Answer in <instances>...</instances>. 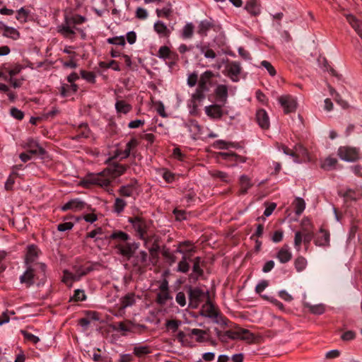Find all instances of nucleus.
<instances>
[{
    "mask_svg": "<svg viewBox=\"0 0 362 362\" xmlns=\"http://www.w3.org/2000/svg\"><path fill=\"white\" fill-rule=\"evenodd\" d=\"M198 81V76L196 73H192L188 76L187 84L189 87H194Z\"/></svg>",
    "mask_w": 362,
    "mask_h": 362,
    "instance_id": "obj_60",
    "label": "nucleus"
},
{
    "mask_svg": "<svg viewBox=\"0 0 362 362\" xmlns=\"http://www.w3.org/2000/svg\"><path fill=\"white\" fill-rule=\"evenodd\" d=\"M127 170V166L118 163L112 162L105 169L106 175H110L112 177H117L124 174Z\"/></svg>",
    "mask_w": 362,
    "mask_h": 362,
    "instance_id": "obj_7",
    "label": "nucleus"
},
{
    "mask_svg": "<svg viewBox=\"0 0 362 362\" xmlns=\"http://www.w3.org/2000/svg\"><path fill=\"white\" fill-rule=\"evenodd\" d=\"M130 222L134 230L137 233L138 236L141 239L145 238V234L146 233V225L144 221L139 217H134L131 218Z\"/></svg>",
    "mask_w": 362,
    "mask_h": 362,
    "instance_id": "obj_8",
    "label": "nucleus"
},
{
    "mask_svg": "<svg viewBox=\"0 0 362 362\" xmlns=\"http://www.w3.org/2000/svg\"><path fill=\"white\" fill-rule=\"evenodd\" d=\"M256 118L257 122L261 128L267 129L269 127V118L264 110H259L257 112Z\"/></svg>",
    "mask_w": 362,
    "mask_h": 362,
    "instance_id": "obj_14",
    "label": "nucleus"
},
{
    "mask_svg": "<svg viewBox=\"0 0 362 362\" xmlns=\"http://www.w3.org/2000/svg\"><path fill=\"white\" fill-rule=\"evenodd\" d=\"M176 251L180 253H191L194 250L192 247L191 242L186 241L180 243L179 247L176 249Z\"/></svg>",
    "mask_w": 362,
    "mask_h": 362,
    "instance_id": "obj_38",
    "label": "nucleus"
},
{
    "mask_svg": "<svg viewBox=\"0 0 362 362\" xmlns=\"http://www.w3.org/2000/svg\"><path fill=\"white\" fill-rule=\"evenodd\" d=\"M315 243L317 246H328L329 245V233L325 230L321 229Z\"/></svg>",
    "mask_w": 362,
    "mask_h": 362,
    "instance_id": "obj_19",
    "label": "nucleus"
},
{
    "mask_svg": "<svg viewBox=\"0 0 362 362\" xmlns=\"http://www.w3.org/2000/svg\"><path fill=\"white\" fill-rule=\"evenodd\" d=\"M175 174L167 170H164L163 173V178L165 180L166 182L170 183L173 182L175 180Z\"/></svg>",
    "mask_w": 362,
    "mask_h": 362,
    "instance_id": "obj_62",
    "label": "nucleus"
},
{
    "mask_svg": "<svg viewBox=\"0 0 362 362\" xmlns=\"http://www.w3.org/2000/svg\"><path fill=\"white\" fill-rule=\"evenodd\" d=\"M34 272L31 267H28L25 273L21 276L20 281L22 284H25L27 287H30L34 284Z\"/></svg>",
    "mask_w": 362,
    "mask_h": 362,
    "instance_id": "obj_20",
    "label": "nucleus"
},
{
    "mask_svg": "<svg viewBox=\"0 0 362 362\" xmlns=\"http://www.w3.org/2000/svg\"><path fill=\"white\" fill-rule=\"evenodd\" d=\"M160 58L168 59L170 60V66L175 64V61L177 59V54L171 51L167 46L160 47Z\"/></svg>",
    "mask_w": 362,
    "mask_h": 362,
    "instance_id": "obj_13",
    "label": "nucleus"
},
{
    "mask_svg": "<svg viewBox=\"0 0 362 362\" xmlns=\"http://www.w3.org/2000/svg\"><path fill=\"white\" fill-rule=\"evenodd\" d=\"M27 147L28 153L33 156H44L46 153L45 150L33 139L28 140Z\"/></svg>",
    "mask_w": 362,
    "mask_h": 362,
    "instance_id": "obj_9",
    "label": "nucleus"
},
{
    "mask_svg": "<svg viewBox=\"0 0 362 362\" xmlns=\"http://www.w3.org/2000/svg\"><path fill=\"white\" fill-rule=\"evenodd\" d=\"M74 226V223L71 222H65L62 223H59L57 226V229L59 231L64 232L66 230H71Z\"/></svg>",
    "mask_w": 362,
    "mask_h": 362,
    "instance_id": "obj_63",
    "label": "nucleus"
},
{
    "mask_svg": "<svg viewBox=\"0 0 362 362\" xmlns=\"http://www.w3.org/2000/svg\"><path fill=\"white\" fill-rule=\"evenodd\" d=\"M295 213L296 215H300L305 208V202L303 199L297 197L294 201Z\"/></svg>",
    "mask_w": 362,
    "mask_h": 362,
    "instance_id": "obj_35",
    "label": "nucleus"
},
{
    "mask_svg": "<svg viewBox=\"0 0 362 362\" xmlns=\"http://www.w3.org/2000/svg\"><path fill=\"white\" fill-rule=\"evenodd\" d=\"M214 74L211 71H206L204 72L199 80L198 86L202 89L209 90L208 85L210 83V80Z\"/></svg>",
    "mask_w": 362,
    "mask_h": 362,
    "instance_id": "obj_22",
    "label": "nucleus"
},
{
    "mask_svg": "<svg viewBox=\"0 0 362 362\" xmlns=\"http://www.w3.org/2000/svg\"><path fill=\"white\" fill-rule=\"evenodd\" d=\"M138 144V141L136 139L132 138L130 141L126 144L125 149L121 152H117L115 157H120L121 158H127L132 148H135Z\"/></svg>",
    "mask_w": 362,
    "mask_h": 362,
    "instance_id": "obj_18",
    "label": "nucleus"
},
{
    "mask_svg": "<svg viewBox=\"0 0 362 362\" xmlns=\"http://www.w3.org/2000/svg\"><path fill=\"white\" fill-rule=\"evenodd\" d=\"M337 160L335 158L329 156L321 161L320 166L325 170H331L334 168Z\"/></svg>",
    "mask_w": 362,
    "mask_h": 362,
    "instance_id": "obj_28",
    "label": "nucleus"
},
{
    "mask_svg": "<svg viewBox=\"0 0 362 362\" xmlns=\"http://www.w3.org/2000/svg\"><path fill=\"white\" fill-rule=\"evenodd\" d=\"M189 268V264L187 262V255H185L182 257V259L178 264L177 270L179 272L186 273L187 272H188Z\"/></svg>",
    "mask_w": 362,
    "mask_h": 362,
    "instance_id": "obj_48",
    "label": "nucleus"
},
{
    "mask_svg": "<svg viewBox=\"0 0 362 362\" xmlns=\"http://www.w3.org/2000/svg\"><path fill=\"white\" fill-rule=\"evenodd\" d=\"M86 203L78 199H71L66 203L62 207V211L72 210L74 211L82 210Z\"/></svg>",
    "mask_w": 362,
    "mask_h": 362,
    "instance_id": "obj_12",
    "label": "nucleus"
},
{
    "mask_svg": "<svg viewBox=\"0 0 362 362\" xmlns=\"http://www.w3.org/2000/svg\"><path fill=\"white\" fill-rule=\"evenodd\" d=\"M191 334L192 335L197 336V341L203 342L205 341L204 335L206 334V331L199 329H192L191 330Z\"/></svg>",
    "mask_w": 362,
    "mask_h": 362,
    "instance_id": "obj_45",
    "label": "nucleus"
},
{
    "mask_svg": "<svg viewBox=\"0 0 362 362\" xmlns=\"http://www.w3.org/2000/svg\"><path fill=\"white\" fill-rule=\"evenodd\" d=\"M202 315L210 318L217 317V313L214 308V306L209 301H207L206 303L203 306Z\"/></svg>",
    "mask_w": 362,
    "mask_h": 362,
    "instance_id": "obj_24",
    "label": "nucleus"
},
{
    "mask_svg": "<svg viewBox=\"0 0 362 362\" xmlns=\"http://www.w3.org/2000/svg\"><path fill=\"white\" fill-rule=\"evenodd\" d=\"M286 114L296 111L297 102L295 98L289 95H281L278 99Z\"/></svg>",
    "mask_w": 362,
    "mask_h": 362,
    "instance_id": "obj_4",
    "label": "nucleus"
},
{
    "mask_svg": "<svg viewBox=\"0 0 362 362\" xmlns=\"http://www.w3.org/2000/svg\"><path fill=\"white\" fill-rule=\"evenodd\" d=\"M37 255L38 252L36 246L33 245L28 246L25 259L26 264L34 262Z\"/></svg>",
    "mask_w": 362,
    "mask_h": 362,
    "instance_id": "obj_30",
    "label": "nucleus"
},
{
    "mask_svg": "<svg viewBox=\"0 0 362 362\" xmlns=\"http://www.w3.org/2000/svg\"><path fill=\"white\" fill-rule=\"evenodd\" d=\"M207 90H208L202 89L201 87L198 86L195 93L192 95L193 99L199 101L202 100L204 98V92Z\"/></svg>",
    "mask_w": 362,
    "mask_h": 362,
    "instance_id": "obj_55",
    "label": "nucleus"
},
{
    "mask_svg": "<svg viewBox=\"0 0 362 362\" xmlns=\"http://www.w3.org/2000/svg\"><path fill=\"white\" fill-rule=\"evenodd\" d=\"M110 182V178L107 177L106 171L104 170L98 174L88 175L81 181V185L86 188H89L90 185H98L110 192L109 185Z\"/></svg>",
    "mask_w": 362,
    "mask_h": 362,
    "instance_id": "obj_1",
    "label": "nucleus"
},
{
    "mask_svg": "<svg viewBox=\"0 0 362 362\" xmlns=\"http://www.w3.org/2000/svg\"><path fill=\"white\" fill-rule=\"evenodd\" d=\"M216 95L225 103L228 97V88L225 85H218L216 89Z\"/></svg>",
    "mask_w": 362,
    "mask_h": 362,
    "instance_id": "obj_34",
    "label": "nucleus"
},
{
    "mask_svg": "<svg viewBox=\"0 0 362 362\" xmlns=\"http://www.w3.org/2000/svg\"><path fill=\"white\" fill-rule=\"evenodd\" d=\"M135 191V187L133 185H124L120 187L119 192V194L124 197H131L134 192Z\"/></svg>",
    "mask_w": 362,
    "mask_h": 362,
    "instance_id": "obj_41",
    "label": "nucleus"
},
{
    "mask_svg": "<svg viewBox=\"0 0 362 362\" xmlns=\"http://www.w3.org/2000/svg\"><path fill=\"white\" fill-rule=\"evenodd\" d=\"M232 146V144L227 143L223 140H218L214 142V146L216 148L219 149H224V148H228L230 146Z\"/></svg>",
    "mask_w": 362,
    "mask_h": 362,
    "instance_id": "obj_59",
    "label": "nucleus"
},
{
    "mask_svg": "<svg viewBox=\"0 0 362 362\" xmlns=\"http://www.w3.org/2000/svg\"><path fill=\"white\" fill-rule=\"evenodd\" d=\"M173 296L169 292L168 289L162 290L161 287H160V304L165 303L168 300H172Z\"/></svg>",
    "mask_w": 362,
    "mask_h": 362,
    "instance_id": "obj_50",
    "label": "nucleus"
},
{
    "mask_svg": "<svg viewBox=\"0 0 362 362\" xmlns=\"http://www.w3.org/2000/svg\"><path fill=\"white\" fill-rule=\"evenodd\" d=\"M255 337L254 334L248 329L240 328V337L238 339L247 341L249 343L253 342Z\"/></svg>",
    "mask_w": 362,
    "mask_h": 362,
    "instance_id": "obj_32",
    "label": "nucleus"
},
{
    "mask_svg": "<svg viewBox=\"0 0 362 362\" xmlns=\"http://www.w3.org/2000/svg\"><path fill=\"white\" fill-rule=\"evenodd\" d=\"M21 333L23 334V335L27 340L30 341L34 344H37L40 341V339L38 337H37L31 333H29L25 330H22Z\"/></svg>",
    "mask_w": 362,
    "mask_h": 362,
    "instance_id": "obj_57",
    "label": "nucleus"
},
{
    "mask_svg": "<svg viewBox=\"0 0 362 362\" xmlns=\"http://www.w3.org/2000/svg\"><path fill=\"white\" fill-rule=\"evenodd\" d=\"M28 11L24 9V8H21L17 11V15L16 18L18 21L21 22H25L28 16Z\"/></svg>",
    "mask_w": 362,
    "mask_h": 362,
    "instance_id": "obj_53",
    "label": "nucleus"
},
{
    "mask_svg": "<svg viewBox=\"0 0 362 362\" xmlns=\"http://www.w3.org/2000/svg\"><path fill=\"white\" fill-rule=\"evenodd\" d=\"M65 18L69 22V25H72L74 28H75L76 25L81 24L86 21V18L80 15L66 16Z\"/></svg>",
    "mask_w": 362,
    "mask_h": 362,
    "instance_id": "obj_36",
    "label": "nucleus"
},
{
    "mask_svg": "<svg viewBox=\"0 0 362 362\" xmlns=\"http://www.w3.org/2000/svg\"><path fill=\"white\" fill-rule=\"evenodd\" d=\"M291 156L293 158L294 162L298 163L301 162V157L305 158L308 156V151L302 145H296L293 151L291 152Z\"/></svg>",
    "mask_w": 362,
    "mask_h": 362,
    "instance_id": "obj_15",
    "label": "nucleus"
},
{
    "mask_svg": "<svg viewBox=\"0 0 362 362\" xmlns=\"http://www.w3.org/2000/svg\"><path fill=\"white\" fill-rule=\"evenodd\" d=\"M162 255L169 262V264H172L175 262V257L169 249H167L164 247L162 250Z\"/></svg>",
    "mask_w": 362,
    "mask_h": 362,
    "instance_id": "obj_46",
    "label": "nucleus"
},
{
    "mask_svg": "<svg viewBox=\"0 0 362 362\" xmlns=\"http://www.w3.org/2000/svg\"><path fill=\"white\" fill-rule=\"evenodd\" d=\"M294 265L297 272H300L306 267L307 260L303 257H298L295 259Z\"/></svg>",
    "mask_w": 362,
    "mask_h": 362,
    "instance_id": "obj_40",
    "label": "nucleus"
},
{
    "mask_svg": "<svg viewBox=\"0 0 362 362\" xmlns=\"http://www.w3.org/2000/svg\"><path fill=\"white\" fill-rule=\"evenodd\" d=\"M194 26L192 23H187L183 27L181 36L183 39H191L193 37Z\"/></svg>",
    "mask_w": 362,
    "mask_h": 362,
    "instance_id": "obj_29",
    "label": "nucleus"
},
{
    "mask_svg": "<svg viewBox=\"0 0 362 362\" xmlns=\"http://www.w3.org/2000/svg\"><path fill=\"white\" fill-rule=\"evenodd\" d=\"M180 325L181 322L180 320H168L165 323V328L168 332H175Z\"/></svg>",
    "mask_w": 362,
    "mask_h": 362,
    "instance_id": "obj_37",
    "label": "nucleus"
},
{
    "mask_svg": "<svg viewBox=\"0 0 362 362\" xmlns=\"http://www.w3.org/2000/svg\"><path fill=\"white\" fill-rule=\"evenodd\" d=\"M188 128L189 132L193 134L194 136H198L199 134H201V127L195 121H191L188 124Z\"/></svg>",
    "mask_w": 362,
    "mask_h": 362,
    "instance_id": "obj_43",
    "label": "nucleus"
},
{
    "mask_svg": "<svg viewBox=\"0 0 362 362\" xmlns=\"http://www.w3.org/2000/svg\"><path fill=\"white\" fill-rule=\"evenodd\" d=\"M126 206V202L124 200L120 198H117L115 202V211L117 213H120L124 210V206Z\"/></svg>",
    "mask_w": 362,
    "mask_h": 362,
    "instance_id": "obj_54",
    "label": "nucleus"
},
{
    "mask_svg": "<svg viewBox=\"0 0 362 362\" xmlns=\"http://www.w3.org/2000/svg\"><path fill=\"white\" fill-rule=\"evenodd\" d=\"M355 337H356L355 332L349 330V331H346L344 333H343L341 336V339L343 341H349L354 339L355 338Z\"/></svg>",
    "mask_w": 362,
    "mask_h": 362,
    "instance_id": "obj_61",
    "label": "nucleus"
},
{
    "mask_svg": "<svg viewBox=\"0 0 362 362\" xmlns=\"http://www.w3.org/2000/svg\"><path fill=\"white\" fill-rule=\"evenodd\" d=\"M305 306L309 309L310 313L315 315H321L325 310V306L322 304L311 305L308 303H305Z\"/></svg>",
    "mask_w": 362,
    "mask_h": 362,
    "instance_id": "obj_33",
    "label": "nucleus"
},
{
    "mask_svg": "<svg viewBox=\"0 0 362 362\" xmlns=\"http://www.w3.org/2000/svg\"><path fill=\"white\" fill-rule=\"evenodd\" d=\"M3 35L6 37L12 38L13 40H17L20 37L19 32L14 28L3 25Z\"/></svg>",
    "mask_w": 362,
    "mask_h": 362,
    "instance_id": "obj_27",
    "label": "nucleus"
},
{
    "mask_svg": "<svg viewBox=\"0 0 362 362\" xmlns=\"http://www.w3.org/2000/svg\"><path fill=\"white\" fill-rule=\"evenodd\" d=\"M110 238L119 240L124 243L129 239V235L127 233L119 230L112 233L110 235Z\"/></svg>",
    "mask_w": 362,
    "mask_h": 362,
    "instance_id": "obj_44",
    "label": "nucleus"
},
{
    "mask_svg": "<svg viewBox=\"0 0 362 362\" xmlns=\"http://www.w3.org/2000/svg\"><path fill=\"white\" fill-rule=\"evenodd\" d=\"M81 75L83 78L89 83H94L95 81V75L92 71H81Z\"/></svg>",
    "mask_w": 362,
    "mask_h": 362,
    "instance_id": "obj_49",
    "label": "nucleus"
},
{
    "mask_svg": "<svg viewBox=\"0 0 362 362\" xmlns=\"http://www.w3.org/2000/svg\"><path fill=\"white\" fill-rule=\"evenodd\" d=\"M137 248L138 245L135 243H129L124 242L117 244L116 246L117 252L127 259H129L133 256Z\"/></svg>",
    "mask_w": 362,
    "mask_h": 362,
    "instance_id": "obj_5",
    "label": "nucleus"
},
{
    "mask_svg": "<svg viewBox=\"0 0 362 362\" xmlns=\"http://www.w3.org/2000/svg\"><path fill=\"white\" fill-rule=\"evenodd\" d=\"M107 42L109 44L117 45L124 46L125 45V39H124V36H118V37L108 38L107 40Z\"/></svg>",
    "mask_w": 362,
    "mask_h": 362,
    "instance_id": "obj_51",
    "label": "nucleus"
},
{
    "mask_svg": "<svg viewBox=\"0 0 362 362\" xmlns=\"http://www.w3.org/2000/svg\"><path fill=\"white\" fill-rule=\"evenodd\" d=\"M245 10L252 16H258L261 13L260 5L256 0L248 1L245 6Z\"/></svg>",
    "mask_w": 362,
    "mask_h": 362,
    "instance_id": "obj_21",
    "label": "nucleus"
},
{
    "mask_svg": "<svg viewBox=\"0 0 362 362\" xmlns=\"http://www.w3.org/2000/svg\"><path fill=\"white\" fill-rule=\"evenodd\" d=\"M240 194H245L247 192L248 189L252 186V183L249 177L243 175L240 177Z\"/></svg>",
    "mask_w": 362,
    "mask_h": 362,
    "instance_id": "obj_23",
    "label": "nucleus"
},
{
    "mask_svg": "<svg viewBox=\"0 0 362 362\" xmlns=\"http://www.w3.org/2000/svg\"><path fill=\"white\" fill-rule=\"evenodd\" d=\"M121 308H126L133 305L136 302V296L134 293H129L121 298Z\"/></svg>",
    "mask_w": 362,
    "mask_h": 362,
    "instance_id": "obj_26",
    "label": "nucleus"
},
{
    "mask_svg": "<svg viewBox=\"0 0 362 362\" xmlns=\"http://www.w3.org/2000/svg\"><path fill=\"white\" fill-rule=\"evenodd\" d=\"M261 64L263 67H264L267 71L269 73V74L272 76H275L276 75V70L274 69V67L271 64L270 62H269L268 61H262L261 62Z\"/></svg>",
    "mask_w": 362,
    "mask_h": 362,
    "instance_id": "obj_58",
    "label": "nucleus"
},
{
    "mask_svg": "<svg viewBox=\"0 0 362 362\" xmlns=\"http://www.w3.org/2000/svg\"><path fill=\"white\" fill-rule=\"evenodd\" d=\"M240 71V64L238 62H230L226 65V74L234 82L238 81Z\"/></svg>",
    "mask_w": 362,
    "mask_h": 362,
    "instance_id": "obj_6",
    "label": "nucleus"
},
{
    "mask_svg": "<svg viewBox=\"0 0 362 362\" xmlns=\"http://www.w3.org/2000/svg\"><path fill=\"white\" fill-rule=\"evenodd\" d=\"M72 25H69V22L65 18L64 23L58 27V31L66 37H71L75 34Z\"/></svg>",
    "mask_w": 362,
    "mask_h": 362,
    "instance_id": "obj_16",
    "label": "nucleus"
},
{
    "mask_svg": "<svg viewBox=\"0 0 362 362\" xmlns=\"http://www.w3.org/2000/svg\"><path fill=\"white\" fill-rule=\"evenodd\" d=\"M205 113L214 119H220L223 115V110L218 105H211L205 107Z\"/></svg>",
    "mask_w": 362,
    "mask_h": 362,
    "instance_id": "obj_11",
    "label": "nucleus"
},
{
    "mask_svg": "<svg viewBox=\"0 0 362 362\" xmlns=\"http://www.w3.org/2000/svg\"><path fill=\"white\" fill-rule=\"evenodd\" d=\"M346 18L353 29L362 39V23L360 22L355 16L351 14L346 15Z\"/></svg>",
    "mask_w": 362,
    "mask_h": 362,
    "instance_id": "obj_17",
    "label": "nucleus"
},
{
    "mask_svg": "<svg viewBox=\"0 0 362 362\" xmlns=\"http://www.w3.org/2000/svg\"><path fill=\"white\" fill-rule=\"evenodd\" d=\"M303 235L300 232L298 231L295 233V238H294V246L297 251H300V245L303 242Z\"/></svg>",
    "mask_w": 362,
    "mask_h": 362,
    "instance_id": "obj_56",
    "label": "nucleus"
},
{
    "mask_svg": "<svg viewBox=\"0 0 362 362\" xmlns=\"http://www.w3.org/2000/svg\"><path fill=\"white\" fill-rule=\"evenodd\" d=\"M93 270L92 267H88L85 269H80L75 274H74V281H78L83 276L87 274Z\"/></svg>",
    "mask_w": 362,
    "mask_h": 362,
    "instance_id": "obj_52",
    "label": "nucleus"
},
{
    "mask_svg": "<svg viewBox=\"0 0 362 362\" xmlns=\"http://www.w3.org/2000/svg\"><path fill=\"white\" fill-rule=\"evenodd\" d=\"M11 115L12 117L19 120L22 119L24 117V113L16 107H12L11 109Z\"/></svg>",
    "mask_w": 362,
    "mask_h": 362,
    "instance_id": "obj_64",
    "label": "nucleus"
},
{
    "mask_svg": "<svg viewBox=\"0 0 362 362\" xmlns=\"http://www.w3.org/2000/svg\"><path fill=\"white\" fill-rule=\"evenodd\" d=\"M115 108L118 112L127 114L132 110V106L124 100H118L115 103Z\"/></svg>",
    "mask_w": 362,
    "mask_h": 362,
    "instance_id": "obj_31",
    "label": "nucleus"
},
{
    "mask_svg": "<svg viewBox=\"0 0 362 362\" xmlns=\"http://www.w3.org/2000/svg\"><path fill=\"white\" fill-rule=\"evenodd\" d=\"M197 47L199 49L202 54L204 55V57L207 59H214L216 57L215 52L209 48L207 46H199Z\"/></svg>",
    "mask_w": 362,
    "mask_h": 362,
    "instance_id": "obj_39",
    "label": "nucleus"
},
{
    "mask_svg": "<svg viewBox=\"0 0 362 362\" xmlns=\"http://www.w3.org/2000/svg\"><path fill=\"white\" fill-rule=\"evenodd\" d=\"M339 157L347 162H354L358 158V150L349 146H341L338 149Z\"/></svg>",
    "mask_w": 362,
    "mask_h": 362,
    "instance_id": "obj_3",
    "label": "nucleus"
},
{
    "mask_svg": "<svg viewBox=\"0 0 362 362\" xmlns=\"http://www.w3.org/2000/svg\"><path fill=\"white\" fill-rule=\"evenodd\" d=\"M23 69V66L21 64H15L13 68L8 69L4 67V70L8 74L10 77H13L14 76L19 74Z\"/></svg>",
    "mask_w": 362,
    "mask_h": 362,
    "instance_id": "obj_47",
    "label": "nucleus"
},
{
    "mask_svg": "<svg viewBox=\"0 0 362 362\" xmlns=\"http://www.w3.org/2000/svg\"><path fill=\"white\" fill-rule=\"evenodd\" d=\"M276 259L282 264L289 262L292 258V252L288 245H284L276 255Z\"/></svg>",
    "mask_w": 362,
    "mask_h": 362,
    "instance_id": "obj_10",
    "label": "nucleus"
},
{
    "mask_svg": "<svg viewBox=\"0 0 362 362\" xmlns=\"http://www.w3.org/2000/svg\"><path fill=\"white\" fill-rule=\"evenodd\" d=\"M86 298V296L83 290L76 289L74 291V293L72 297L70 298V301H83Z\"/></svg>",
    "mask_w": 362,
    "mask_h": 362,
    "instance_id": "obj_42",
    "label": "nucleus"
},
{
    "mask_svg": "<svg viewBox=\"0 0 362 362\" xmlns=\"http://www.w3.org/2000/svg\"><path fill=\"white\" fill-rule=\"evenodd\" d=\"M221 27L214 19L207 18L202 20L199 22L197 28V33L201 37H204L208 33L213 30L216 33L220 32Z\"/></svg>",
    "mask_w": 362,
    "mask_h": 362,
    "instance_id": "obj_2",
    "label": "nucleus"
},
{
    "mask_svg": "<svg viewBox=\"0 0 362 362\" xmlns=\"http://www.w3.org/2000/svg\"><path fill=\"white\" fill-rule=\"evenodd\" d=\"M204 296V292L199 288L189 289V298L191 302L197 303L201 300L202 297Z\"/></svg>",
    "mask_w": 362,
    "mask_h": 362,
    "instance_id": "obj_25",
    "label": "nucleus"
}]
</instances>
